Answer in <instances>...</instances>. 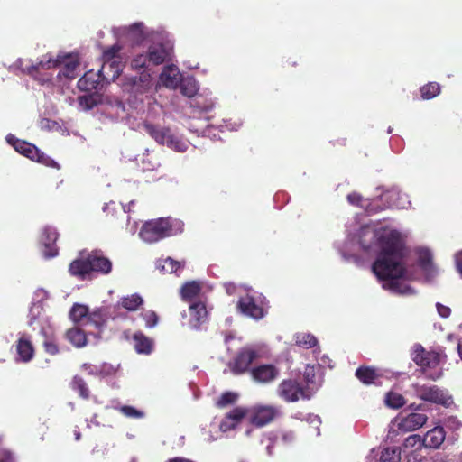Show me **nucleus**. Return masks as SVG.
I'll use <instances>...</instances> for the list:
<instances>
[{
    "mask_svg": "<svg viewBox=\"0 0 462 462\" xmlns=\"http://www.w3.org/2000/svg\"><path fill=\"white\" fill-rule=\"evenodd\" d=\"M335 247L346 262L358 264L361 252L368 257L376 256L372 271L383 288L400 295L415 291L407 283L415 274L406 268V247L403 236L390 226H376L357 222L346 225V237L337 241Z\"/></svg>",
    "mask_w": 462,
    "mask_h": 462,
    "instance_id": "obj_1",
    "label": "nucleus"
},
{
    "mask_svg": "<svg viewBox=\"0 0 462 462\" xmlns=\"http://www.w3.org/2000/svg\"><path fill=\"white\" fill-rule=\"evenodd\" d=\"M171 57V48L163 44H153L146 51L136 53L130 60L132 70L139 75L125 77L123 88L135 100L143 102L156 91L152 67L162 64Z\"/></svg>",
    "mask_w": 462,
    "mask_h": 462,
    "instance_id": "obj_2",
    "label": "nucleus"
},
{
    "mask_svg": "<svg viewBox=\"0 0 462 462\" xmlns=\"http://www.w3.org/2000/svg\"><path fill=\"white\" fill-rule=\"evenodd\" d=\"M112 32L116 39H125L131 42L133 44H149L148 47L153 44H163L168 45L172 49V46L170 43H163L161 42V33L146 27L143 23L141 22L134 23L129 26L114 27ZM149 48H147V50Z\"/></svg>",
    "mask_w": 462,
    "mask_h": 462,
    "instance_id": "obj_3",
    "label": "nucleus"
},
{
    "mask_svg": "<svg viewBox=\"0 0 462 462\" xmlns=\"http://www.w3.org/2000/svg\"><path fill=\"white\" fill-rule=\"evenodd\" d=\"M182 229L183 223L180 220L158 218L145 222L139 232V236L145 243H155L180 233Z\"/></svg>",
    "mask_w": 462,
    "mask_h": 462,
    "instance_id": "obj_4",
    "label": "nucleus"
},
{
    "mask_svg": "<svg viewBox=\"0 0 462 462\" xmlns=\"http://www.w3.org/2000/svg\"><path fill=\"white\" fill-rule=\"evenodd\" d=\"M112 270L111 261L105 257L100 252H92L85 258L81 257L74 260L69 265L71 275L85 279L92 272L108 274Z\"/></svg>",
    "mask_w": 462,
    "mask_h": 462,
    "instance_id": "obj_5",
    "label": "nucleus"
},
{
    "mask_svg": "<svg viewBox=\"0 0 462 462\" xmlns=\"http://www.w3.org/2000/svg\"><path fill=\"white\" fill-rule=\"evenodd\" d=\"M412 360L420 366L426 378L437 381L443 375V356L437 352H427L421 346L415 345L412 349Z\"/></svg>",
    "mask_w": 462,
    "mask_h": 462,
    "instance_id": "obj_6",
    "label": "nucleus"
},
{
    "mask_svg": "<svg viewBox=\"0 0 462 462\" xmlns=\"http://www.w3.org/2000/svg\"><path fill=\"white\" fill-rule=\"evenodd\" d=\"M144 131L159 144L168 148L185 152L189 147V142L175 134L171 128L145 122L143 125Z\"/></svg>",
    "mask_w": 462,
    "mask_h": 462,
    "instance_id": "obj_7",
    "label": "nucleus"
},
{
    "mask_svg": "<svg viewBox=\"0 0 462 462\" xmlns=\"http://www.w3.org/2000/svg\"><path fill=\"white\" fill-rule=\"evenodd\" d=\"M267 354L268 349L264 344L245 346L238 352L234 361L230 364V368L236 374L245 373L255 359L263 357Z\"/></svg>",
    "mask_w": 462,
    "mask_h": 462,
    "instance_id": "obj_8",
    "label": "nucleus"
},
{
    "mask_svg": "<svg viewBox=\"0 0 462 462\" xmlns=\"http://www.w3.org/2000/svg\"><path fill=\"white\" fill-rule=\"evenodd\" d=\"M416 397L424 402L448 407L453 403L448 393L435 384L416 383L411 385Z\"/></svg>",
    "mask_w": 462,
    "mask_h": 462,
    "instance_id": "obj_9",
    "label": "nucleus"
},
{
    "mask_svg": "<svg viewBox=\"0 0 462 462\" xmlns=\"http://www.w3.org/2000/svg\"><path fill=\"white\" fill-rule=\"evenodd\" d=\"M5 140L20 154L46 166L59 168L58 163L54 160L45 155L32 143L20 140L12 134H7Z\"/></svg>",
    "mask_w": 462,
    "mask_h": 462,
    "instance_id": "obj_10",
    "label": "nucleus"
},
{
    "mask_svg": "<svg viewBox=\"0 0 462 462\" xmlns=\"http://www.w3.org/2000/svg\"><path fill=\"white\" fill-rule=\"evenodd\" d=\"M238 309L243 314L254 319H263L267 312L264 298L262 295L257 297L245 295L242 297L238 301Z\"/></svg>",
    "mask_w": 462,
    "mask_h": 462,
    "instance_id": "obj_11",
    "label": "nucleus"
},
{
    "mask_svg": "<svg viewBox=\"0 0 462 462\" xmlns=\"http://www.w3.org/2000/svg\"><path fill=\"white\" fill-rule=\"evenodd\" d=\"M278 395L285 402H297L300 398L310 399L313 391L305 390L299 383L293 380H283L278 386Z\"/></svg>",
    "mask_w": 462,
    "mask_h": 462,
    "instance_id": "obj_12",
    "label": "nucleus"
},
{
    "mask_svg": "<svg viewBox=\"0 0 462 462\" xmlns=\"http://www.w3.org/2000/svg\"><path fill=\"white\" fill-rule=\"evenodd\" d=\"M383 201V205H379L383 209L384 208H408L411 206V201L406 194H402L397 187L384 191L381 194L378 201Z\"/></svg>",
    "mask_w": 462,
    "mask_h": 462,
    "instance_id": "obj_13",
    "label": "nucleus"
},
{
    "mask_svg": "<svg viewBox=\"0 0 462 462\" xmlns=\"http://www.w3.org/2000/svg\"><path fill=\"white\" fill-rule=\"evenodd\" d=\"M247 415L252 424L263 427L270 423L277 415L278 410L273 406H256L247 409Z\"/></svg>",
    "mask_w": 462,
    "mask_h": 462,
    "instance_id": "obj_14",
    "label": "nucleus"
},
{
    "mask_svg": "<svg viewBox=\"0 0 462 462\" xmlns=\"http://www.w3.org/2000/svg\"><path fill=\"white\" fill-rule=\"evenodd\" d=\"M60 70L58 74L59 78L64 77L67 79H73L78 76L79 68V57L76 54H59V65Z\"/></svg>",
    "mask_w": 462,
    "mask_h": 462,
    "instance_id": "obj_15",
    "label": "nucleus"
},
{
    "mask_svg": "<svg viewBox=\"0 0 462 462\" xmlns=\"http://www.w3.org/2000/svg\"><path fill=\"white\" fill-rule=\"evenodd\" d=\"M122 47L119 44H114L103 52V65L101 72H107L108 68H115L113 77L120 75L123 70V64L117 56Z\"/></svg>",
    "mask_w": 462,
    "mask_h": 462,
    "instance_id": "obj_16",
    "label": "nucleus"
},
{
    "mask_svg": "<svg viewBox=\"0 0 462 462\" xmlns=\"http://www.w3.org/2000/svg\"><path fill=\"white\" fill-rule=\"evenodd\" d=\"M189 326L193 329H199L200 326L208 321V310L205 302L198 300L189 303Z\"/></svg>",
    "mask_w": 462,
    "mask_h": 462,
    "instance_id": "obj_17",
    "label": "nucleus"
},
{
    "mask_svg": "<svg viewBox=\"0 0 462 462\" xmlns=\"http://www.w3.org/2000/svg\"><path fill=\"white\" fill-rule=\"evenodd\" d=\"M59 234L52 226H45L42 230L41 242L43 245L42 254L45 258H51L58 254V248L55 242L58 239Z\"/></svg>",
    "mask_w": 462,
    "mask_h": 462,
    "instance_id": "obj_18",
    "label": "nucleus"
},
{
    "mask_svg": "<svg viewBox=\"0 0 462 462\" xmlns=\"http://www.w3.org/2000/svg\"><path fill=\"white\" fill-rule=\"evenodd\" d=\"M280 374L279 369L273 365H261L251 370L252 378L260 383H269Z\"/></svg>",
    "mask_w": 462,
    "mask_h": 462,
    "instance_id": "obj_19",
    "label": "nucleus"
},
{
    "mask_svg": "<svg viewBox=\"0 0 462 462\" xmlns=\"http://www.w3.org/2000/svg\"><path fill=\"white\" fill-rule=\"evenodd\" d=\"M16 352L18 355V360L21 362L28 363L33 358L34 348L31 340V337L28 334H18Z\"/></svg>",
    "mask_w": 462,
    "mask_h": 462,
    "instance_id": "obj_20",
    "label": "nucleus"
},
{
    "mask_svg": "<svg viewBox=\"0 0 462 462\" xmlns=\"http://www.w3.org/2000/svg\"><path fill=\"white\" fill-rule=\"evenodd\" d=\"M427 416L422 413L411 412L402 416L398 422L399 430L402 431H413L422 427L427 421Z\"/></svg>",
    "mask_w": 462,
    "mask_h": 462,
    "instance_id": "obj_21",
    "label": "nucleus"
},
{
    "mask_svg": "<svg viewBox=\"0 0 462 462\" xmlns=\"http://www.w3.org/2000/svg\"><path fill=\"white\" fill-rule=\"evenodd\" d=\"M247 408L236 407L226 415L220 423L219 429L222 432L234 430L241 420L247 415Z\"/></svg>",
    "mask_w": 462,
    "mask_h": 462,
    "instance_id": "obj_22",
    "label": "nucleus"
},
{
    "mask_svg": "<svg viewBox=\"0 0 462 462\" xmlns=\"http://www.w3.org/2000/svg\"><path fill=\"white\" fill-rule=\"evenodd\" d=\"M418 262L427 280H431L437 275V269L432 263L431 252L427 248L417 250Z\"/></svg>",
    "mask_w": 462,
    "mask_h": 462,
    "instance_id": "obj_23",
    "label": "nucleus"
},
{
    "mask_svg": "<svg viewBox=\"0 0 462 462\" xmlns=\"http://www.w3.org/2000/svg\"><path fill=\"white\" fill-rule=\"evenodd\" d=\"M179 68L175 65L164 67L160 75V82L168 88H177L182 79Z\"/></svg>",
    "mask_w": 462,
    "mask_h": 462,
    "instance_id": "obj_24",
    "label": "nucleus"
},
{
    "mask_svg": "<svg viewBox=\"0 0 462 462\" xmlns=\"http://www.w3.org/2000/svg\"><path fill=\"white\" fill-rule=\"evenodd\" d=\"M347 201L351 205L358 206L364 208L368 214H374L381 210L378 204V199H364L359 193L352 192L347 195Z\"/></svg>",
    "mask_w": 462,
    "mask_h": 462,
    "instance_id": "obj_25",
    "label": "nucleus"
},
{
    "mask_svg": "<svg viewBox=\"0 0 462 462\" xmlns=\"http://www.w3.org/2000/svg\"><path fill=\"white\" fill-rule=\"evenodd\" d=\"M58 65H59V55L55 59L50 55H45V56L42 57V59L40 60V61L37 64L32 65L29 69L28 72H29V74H31L32 76H33L34 78H36L40 81H42V83H45V82L50 81L51 78L48 76V77H44L43 79H40V78H38L37 74L40 72L41 69H50L58 67Z\"/></svg>",
    "mask_w": 462,
    "mask_h": 462,
    "instance_id": "obj_26",
    "label": "nucleus"
},
{
    "mask_svg": "<svg viewBox=\"0 0 462 462\" xmlns=\"http://www.w3.org/2000/svg\"><path fill=\"white\" fill-rule=\"evenodd\" d=\"M445 431L442 427L430 430L422 438V445L429 448H438L445 439Z\"/></svg>",
    "mask_w": 462,
    "mask_h": 462,
    "instance_id": "obj_27",
    "label": "nucleus"
},
{
    "mask_svg": "<svg viewBox=\"0 0 462 462\" xmlns=\"http://www.w3.org/2000/svg\"><path fill=\"white\" fill-rule=\"evenodd\" d=\"M134 346L138 354L150 355L153 350V340L143 332H136L133 337Z\"/></svg>",
    "mask_w": 462,
    "mask_h": 462,
    "instance_id": "obj_28",
    "label": "nucleus"
},
{
    "mask_svg": "<svg viewBox=\"0 0 462 462\" xmlns=\"http://www.w3.org/2000/svg\"><path fill=\"white\" fill-rule=\"evenodd\" d=\"M101 73L88 71L78 81V87L82 91H92L97 88L101 78Z\"/></svg>",
    "mask_w": 462,
    "mask_h": 462,
    "instance_id": "obj_29",
    "label": "nucleus"
},
{
    "mask_svg": "<svg viewBox=\"0 0 462 462\" xmlns=\"http://www.w3.org/2000/svg\"><path fill=\"white\" fill-rule=\"evenodd\" d=\"M181 297L184 300L189 303L201 300L200 293L201 287L200 283L195 281L185 283L180 290Z\"/></svg>",
    "mask_w": 462,
    "mask_h": 462,
    "instance_id": "obj_30",
    "label": "nucleus"
},
{
    "mask_svg": "<svg viewBox=\"0 0 462 462\" xmlns=\"http://www.w3.org/2000/svg\"><path fill=\"white\" fill-rule=\"evenodd\" d=\"M356 376L364 383H380L381 375L376 369L371 367H360L356 371Z\"/></svg>",
    "mask_w": 462,
    "mask_h": 462,
    "instance_id": "obj_31",
    "label": "nucleus"
},
{
    "mask_svg": "<svg viewBox=\"0 0 462 462\" xmlns=\"http://www.w3.org/2000/svg\"><path fill=\"white\" fill-rule=\"evenodd\" d=\"M143 299L140 294L134 293L122 297L119 300L118 304L129 311H135L143 304Z\"/></svg>",
    "mask_w": 462,
    "mask_h": 462,
    "instance_id": "obj_32",
    "label": "nucleus"
},
{
    "mask_svg": "<svg viewBox=\"0 0 462 462\" xmlns=\"http://www.w3.org/2000/svg\"><path fill=\"white\" fill-rule=\"evenodd\" d=\"M66 338L76 347L85 346L88 343L87 335L78 328L69 329L66 333Z\"/></svg>",
    "mask_w": 462,
    "mask_h": 462,
    "instance_id": "obj_33",
    "label": "nucleus"
},
{
    "mask_svg": "<svg viewBox=\"0 0 462 462\" xmlns=\"http://www.w3.org/2000/svg\"><path fill=\"white\" fill-rule=\"evenodd\" d=\"M307 386L305 390L313 391V394L320 386L321 383L317 380L316 377V367L314 365H307L303 374Z\"/></svg>",
    "mask_w": 462,
    "mask_h": 462,
    "instance_id": "obj_34",
    "label": "nucleus"
},
{
    "mask_svg": "<svg viewBox=\"0 0 462 462\" xmlns=\"http://www.w3.org/2000/svg\"><path fill=\"white\" fill-rule=\"evenodd\" d=\"M179 86L180 88L181 93L189 97L195 96L199 89L197 81L193 77L189 76L182 78Z\"/></svg>",
    "mask_w": 462,
    "mask_h": 462,
    "instance_id": "obj_35",
    "label": "nucleus"
},
{
    "mask_svg": "<svg viewBox=\"0 0 462 462\" xmlns=\"http://www.w3.org/2000/svg\"><path fill=\"white\" fill-rule=\"evenodd\" d=\"M156 266L163 273H177V271L181 268V263L171 257H167L164 260H159Z\"/></svg>",
    "mask_w": 462,
    "mask_h": 462,
    "instance_id": "obj_36",
    "label": "nucleus"
},
{
    "mask_svg": "<svg viewBox=\"0 0 462 462\" xmlns=\"http://www.w3.org/2000/svg\"><path fill=\"white\" fill-rule=\"evenodd\" d=\"M401 450L399 448H386L382 451L380 462H400Z\"/></svg>",
    "mask_w": 462,
    "mask_h": 462,
    "instance_id": "obj_37",
    "label": "nucleus"
},
{
    "mask_svg": "<svg viewBox=\"0 0 462 462\" xmlns=\"http://www.w3.org/2000/svg\"><path fill=\"white\" fill-rule=\"evenodd\" d=\"M296 344L304 348H310L317 345V338L310 333H298L295 335Z\"/></svg>",
    "mask_w": 462,
    "mask_h": 462,
    "instance_id": "obj_38",
    "label": "nucleus"
},
{
    "mask_svg": "<svg viewBox=\"0 0 462 462\" xmlns=\"http://www.w3.org/2000/svg\"><path fill=\"white\" fill-rule=\"evenodd\" d=\"M385 403L387 406L391 408L398 409L405 404V400L402 394L394 392H390L386 394Z\"/></svg>",
    "mask_w": 462,
    "mask_h": 462,
    "instance_id": "obj_39",
    "label": "nucleus"
},
{
    "mask_svg": "<svg viewBox=\"0 0 462 462\" xmlns=\"http://www.w3.org/2000/svg\"><path fill=\"white\" fill-rule=\"evenodd\" d=\"M440 92V86L436 82L429 83L420 88L421 97L424 99H431Z\"/></svg>",
    "mask_w": 462,
    "mask_h": 462,
    "instance_id": "obj_40",
    "label": "nucleus"
},
{
    "mask_svg": "<svg viewBox=\"0 0 462 462\" xmlns=\"http://www.w3.org/2000/svg\"><path fill=\"white\" fill-rule=\"evenodd\" d=\"M140 316L145 322V327L148 328H155L159 323L158 314L152 310H143Z\"/></svg>",
    "mask_w": 462,
    "mask_h": 462,
    "instance_id": "obj_41",
    "label": "nucleus"
},
{
    "mask_svg": "<svg viewBox=\"0 0 462 462\" xmlns=\"http://www.w3.org/2000/svg\"><path fill=\"white\" fill-rule=\"evenodd\" d=\"M88 309L86 305L74 304L70 310L69 316L74 322H79L88 316Z\"/></svg>",
    "mask_w": 462,
    "mask_h": 462,
    "instance_id": "obj_42",
    "label": "nucleus"
},
{
    "mask_svg": "<svg viewBox=\"0 0 462 462\" xmlns=\"http://www.w3.org/2000/svg\"><path fill=\"white\" fill-rule=\"evenodd\" d=\"M238 400V394L233 392H226L218 398L216 404L219 408H225L234 404Z\"/></svg>",
    "mask_w": 462,
    "mask_h": 462,
    "instance_id": "obj_43",
    "label": "nucleus"
},
{
    "mask_svg": "<svg viewBox=\"0 0 462 462\" xmlns=\"http://www.w3.org/2000/svg\"><path fill=\"white\" fill-rule=\"evenodd\" d=\"M72 388L78 391L80 396L84 399H88L89 396V392L85 381L79 376H75L72 381Z\"/></svg>",
    "mask_w": 462,
    "mask_h": 462,
    "instance_id": "obj_44",
    "label": "nucleus"
},
{
    "mask_svg": "<svg viewBox=\"0 0 462 462\" xmlns=\"http://www.w3.org/2000/svg\"><path fill=\"white\" fill-rule=\"evenodd\" d=\"M122 414L128 418L141 419L144 417V412L137 410L136 408L129 405H123L118 407Z\"/></svg>",
    "mask_w": 462,
    "mask_h": 462,
    "instance_id": "obj_45",
    "label": "nucleus"
},
{
    "mask_svg": "<svg viewBox=\"0 0 462 462\" xmlns=\"http://www.w3.org/2000/svg\"><path fill=\"white\" fill-rule=\"evenodd\" d=\"M43 348L46 353L50 355H57L60 352V348L56 342V339L51 337L45 336V339L43 341Z\"/></svg>",
    "mask_w": 462,
    "mask_h": 462,
    "instance_id": "obj_46",
    "label": "nucleus"
},
{
    "mask_svg": "<svg viewBox=\"0 0 462 462\" xmlns=\"http://www.w3.org/2000/svg\"><path fill=\"white\" fill-rule=\"evenodd\" d=\"M88 319L94 323L97 328H100L106 320V317L102 310L93 311L89 314Z\"/></svg>",
    "mask_w": 462,
    "mask_h": 462,
    "instance_id": "obj_47",
    "label": "nucleus"
},
{
    "mask_svg": "<svg viewBox=\"0 0 462 462\" xmlns=\"http://www.w3.org/2000/svg\"><path fill=\"white\" fill-rule=\"evenodd\" d=\"M96 102L92 96L83 95L79 97V105L83 110H89L94 107Z\"/></svg>",
    "mask_w": 462,
    "mask_h": 462,
    "instance_id": "obj_48",
    "label": "nucleus"
},
{
    "mask_svg": "<svg viewBox=\"0 0 462 462\" xmlns=\"http://www.w3.org/2000/svg\"><path fill=\"white\" fill-rule=\"evenodd\" d=\"M215 103L212 100H207L205 102H201L200 99L197 98L191 104L192 106L197 107L200 111L208 112L210 111L214 107Z\"/></svg>",
    "mask_w": 462,
    "mask_h": 462,
    "instance_id": "obj_49",
    "label": "nucleus"
},
{
    "mask_svg": "<svg viewBox=\"0 0 462 462\" xmlns=\"http://www.w3.org/2000/svg\"><path fill=\"white\" fill-rule=\"evenodd\" d=\"M42 311V305L32 302V306L29 311V325H32L33 321L41 315Z\"/></svg>",
    "mask_w": 462,
    "mask_h": 462,
    "instance_id": "obj_50",
    "label": "nucleus"
},
{
    "mask_svg": "<svg viewBox=\"0 0 462 462\" xmlns=\"http://www.w3.org/2000/svg\"><path fill=\"white\" fill-rule=\"evenodd\" d=\"M49 298V292L45 291L44 289H38L35 291L32 302H36L37 304H42L44 300H46Z\"/></svg>",
    "mask_w": 462,
    "mask_h": 462,
    "instance_id": "obj_51",
    "label": "nucleus"
},
{
    "mask_svg": "<svg viewBox=\"0 0 462 462\" xmlns=\"http://www.w3.org/2000/svg\"><path fill=\"white\" fill-rule=\"evenodd\" d=\"M416 445H419V446L422 445V438L420 435H411L404 441L405 448H409V447L413 448Z\"/></svg>",
    "mask_w": 462,
    "mask_h": 462,
    "instance_id": "obj_52",
    "label": "nucleus"
},
{
    "mask_svg": "<svg viewBox=\"0 0 462 462\" xmlns=\"http://www.w3.org/2000/svg\"><path fill=\"white\" fill-rule=\"evenodd\" d=\"M242 123L240 121L225 120L224 124L220 125L221 131L223 132L225 129L229 131H236L240 128Z\"/></svg>",
    "mask_w": 462,
    "mask_h": 462,
    "instance_id": "obj_53",
    "label": "nucleus"
},
{
    "mask_svg": "<svg viewBox=\"0 0 462 462\" xmlns=\"http://www.w3.org/2000/svg\"><path fill=\"white\" fill-rule=\"evenodd\" d=\"M158 166L159 162L157 161H152L149 158L142 160V167L143 171H153Z\"/></svg>",
    "mask_w": 462,
    "mask_h": 462,
    "instance_id": "obj_54",
    "label": "nucleus"
},
{
    "mask_svg": "<svg viewBox=\"0 0 462 462\" xmlns=\"http://www.w3.org/2000/svg\"><path fill=\"white\" fill-rule=\"evenodd\" d=\"M267 439L269 441L267 447H266V452L268 454V456H273V447H274V444L276 442V439H277V436L273 434V433H270L267 435Z\"/></svg>",
    "mask_w": 462,
    "mask_h": 462,
    "instance_id": "obj_55",
    "label": "nucleus"
},
{
    "mask_svg": "<svg viewBox=\"0 0 462 462\" xmlns=\"http://www.w3.org/2000/svg\"><path fill=\"white\" fill-rule=\"evenodd\" d=\"M438 313L442 318H448L450 315V309L447 306H444L440 303H437L436 305Z\"/></svg>",
    "mask_w": 462,
    "mask_h": 462,
    "instance_id": "obj_56",
    "label": "nucleus"
},
{
    "mask_svg": "<svg viewBox=\"0 0 462 462\" xmlns=\"http://www.w3.org/2000/svg\"><path fill=\"white\" fill-rule=\"evenodd\" d=\"M40 125L42 129L52 130L57 125V123L55 121H51L50 119L43 118L41 120Z\"/></svg>",
    "mask_w": 462,
    "mask_h": 462,
    "instance_id": "obj_57",
    "label": "nucleus"
},
{
    "mask_svg": "<svg viewBox=\"0 0 462 462\" xmlns=\"http://www.w3.org/2000/svg\"><path fill=\"white\" fill-rule=\"evenodd\" d=\"M115 71V68H108L107 69V72H101V69L99 70V73H101V75L103 76L104 79H106V80H116L119 75H116L115 77H113L114 75V72Z\"/></svg>",
    "mask_w": 462,
    "mask_h": 462,
    "instance_id": "obj_58",
    "label": "nucleus"
},
{
    "mask_svg": "<svg viewBox=\"0 0 462 462\" xmlns=\"http://www.w3.org/2000/svg\"><path fill=\"white\" fill-rule=\"evenodd\" d=\"M99 371L101 375H108L114 373L115 369L112 365H103L101 367H99Z\"/></svg>",
    "mask_w": 462,
    "mask_h": 462,
    "instance_id": "obj_59",
    "label": "nucleus"
},
{
    "mask_svg": "<svg viewBox=\"0 0 462 462\" xmlns=\"http://www.w3.org/2000/svg\"><path fill=\"white\" fill-rule=\"evenodd\" d=\"M407 462H427V459L418 454H411L408 456Z\"/></svg>",
    "mask_w": 462,
    "mask_h": 462,
    "instance_id": "obj_60",
    "label": "nucleus"
},
{
    "mask_svg": "<svg viewBox=\"0 0 462 462\" xmlns=\"http://www.w3.org/2000/svg\"><path fill=\"white\" fill-rule=\"evenodd\" d=\"M83 366L89 374H100L99 367L97 366L87 364H85Z\"/></svg>",
    "mask_w": 462,
    "mask_h": 462,
    "instance_id": "obj_61",
    "label": "nucleus"
},
{
    "mask_svg": "<svg viewBox=\"0 0 462 462\" xmlns=\"http://www.w3.org/2000/svg\"><path fill=\"white\" fill-rule=\"evenodd\" d=\"M282 439L284 443L291 442L294 439V434L291 431L283 432L282 434Z\"/></svg>",
    "mask_w": 462,
    "mask_h": 462,
    "instance_id": "obj_62",
    "label": "nucleus"
},
{
    "mask_svg": "<svg viewBox=\"0 0 462 462\" xmlns=\"http://www.w3.org/2000/svg\"><path fill=\"white\" fill-rule=\"evenodd\" d=\"M456 265L459 273L462 275V252L456 254Z\"/></svg>",
    "mask_w": 462,
    "mask_h": 462,
    "instance_id": "obj_63",
    "label": "nucleus"
},
{
    "mask_svg": "<svg viewBox=\"0 0 462 462\" xmlns=\"http://www.w3.org/2000/svg\"><path fill=\"white\" fill-rule=\"evenodd\" d=\"M168 462H194V461L185 458V457H177L170 459Z\"/></svg>",
    "mask_w": 462,
    "mask_h": 462,
    "instance_id": "obj_64",
    "label": "nucleus"
}]
</instances>
